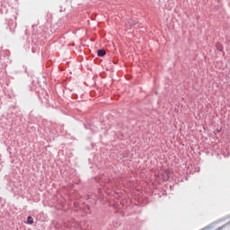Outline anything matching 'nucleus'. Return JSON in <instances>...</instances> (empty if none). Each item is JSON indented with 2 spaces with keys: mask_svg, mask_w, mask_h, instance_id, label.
<instances>
[{
  "mask_svg": "<svg viewBox=\"0 0 230 230\" xmlns=\"http://www.w3.org/2000/svg\"><path fill=\"white\" fill-rule=\"evenodd\" d=\"M105 54H106L105 50H103V49L98 50V56L99 57H103V56H105Z\"/></svg>",
  "mask_w": 230,
  "mask_h": 230,
  "instance_id": "3",
  "label": "nucleus"
},
{
  "mask_svg": "<svg viewBox=\"0 0 230 230\" xmlns=\"http://www.w3.org/2000/svg\"><path fill=\"white\" fill-rule=\"evenodd\" d=\"M26 224H29L30 226H31V224H33V217H31V216H29L27 217V222Z\"/></svg>",
  "mask_w": 230,
  "mask_h": 230,
  "instance_id": "2",
  "label": "nucleus"
},
{
  "mask_svg": "<svg viewBox=\"0 0 230 230\" xmlns=\"http://www.w3.org/2000/svg\"><path fill=\"white\" fill-rule=\"evenodd\" d=\"M160 181H167L169 178V172L166 170L164 171L160 176H158Z\"/></svg>",
  "mask_w": 230,
  "mask_h": 230,
  "instance_id": "1",
  "label": "nucleus"
}]
</instances>
